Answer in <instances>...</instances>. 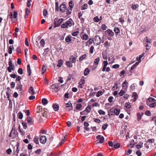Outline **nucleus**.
<instances>
[{"label": "nucleus", "instance_id": "26", "mask_svg": "<svg viewBox=\"0 0 156 156\" xmlns=\"http://www.w3.org/2000/svg\"><path fill=\"white\" fill-rule=\"evenodd\" d=\"M88 5L87 3H85L83 6H81V10H84L87 8Z\"/></svg>", "mask_w": 156, "mask_h": 156}, {"label": "nucleus", "instance_id": "6", "mask_svg": "<svg viewBox=\"0 0 156 156\" xmlns=\"http://www.w3.org/2000/svg\"><path fill=\"white\" fill-rule=\"evenodd\" d=\"M59 84H58L56 83L53 84L51 86V88L52 89H54V88L56 89L57 91H59L60 90V86L59 85Z\"/></svg>", "mask_w": 156, "mask_h": 156}, {"label": "nucleus", "instance_id": "52", "mask_svg": "<svg viewBox=\"0 0 156 156\" xmlns=\"http://www.w3.org/2000/svg\"><path fill=\"white\" fill-rule=\"evenodd\" d=\"M26 14L28 16L30 13V10L28 8H26L25 11Z\"/></svg>", "mask_w": 156, "mask_h": 156}, {"label": "nucleus", "instance_id": "46", "mask_svg": "<svg viewBox=\"0 0 156 156\" xmlns=\"http://www.w3.org/2000/svg\"><path fill=\"white\" fill-rule=\"evenodd\" d=\"M48 14V11L46 9H44L43 11V15L44 16H45Z\"/></svg>", "mask_w": 156, "mask_h": 156}, {"label": "nucleus", "instance_id": "43", "mask_svg": "<svg viewBox=\"0 0 156 156\" xmlns=\"http://www.w3.org/2000/svg\"><path fill=\"white\" fill-rule=\"evenodd\" d=\"M99 140V142H98L99 143H100V144H101V143H103L104 141V137L103 136H102V138H100Z\"/></svg>", "mask_w": 156, "mask_h": 156}, {"label": "nucleus", "instance_id": "3", "mask_svg": "<svg viewBox=\"0 0 156 156\" xmlns=\"http://www.w3.org/2000/svg\"><path fill=\"white\" fill-rule=\"evenodd\" d=\"M66 107L65 108L66 110L68 111L73 110V106L72 103H71L70 101H69L68 103H66Z\"/></svg>", "mask_w": 156, "mask_h": 156}, {"label": "nucleus", "instance_id": "17", "mask_svg": "<svg viewBox=\"0 0 156 156\" xmlns=\"http://www.w3.org/2000/svg\"><path fill=\"white\" fill-rule=\"evenodd\" d=\"M90 72V69L88 68H86L84 70V75L86 76L88 75Z\"/></svg>", "mask_w": 156, "mask_h": 156}, {"label": "nucleus", "instance_id": "40", "mask_svg": "<svg viewBox=\"0 0 156 156\" xmlns=\"http://www.w3.org/2000/svg\"><path fill=\"white\" fill-rule=\"evenodd\" d=\"M98 112L99 114L101 115H104L105 114V112L101 109H100L98 111Z\"/></svg>", "mask_w": 156, "mask_h": 156}, {"label": "nucleus", "instance_id": "60", "mask_svg": "<svg viewBox=\"0 0 156 156\" xmlns=\"http://www.w3.org/2000/svg\"><path fill=\"white\" fill-rule=\"evenodd\" d=\"M12 151L11 149L10 148H9L6 150V152L7 154H10Z\"/></svg>", "mask_w": 156, "mask_h": 156}, {"label": "nucleus", "instance_id": "53", "mask_svg": "<svg viewBox=\"0 0 156 156\" xmlns=\"http://www.w3.org/2000/svg\"><path fill=\"white\" fill-rule=\"evenodd\" d=\"M69 5L70 8L72 9L73 7V4L72 1H71L69 2Z\"/></svg>", "mask_w": 156, "mask_h": 156}, {"label": "nucleus", "instance_id": "37", "mask_svg": "<svg viewBox=\"0 0 156 156\" xmlns=\"http://www.w3.org/2000/svg\"><path fill=\"white\" fill-rule=\"evenodd\" d=\"M144 39L147 43H151V40L150 39H148L147 37H146L144 38Z\"/></svg>", "mask_w": 156, "mask_h": 156}, {"label": "nucleus", "instance_id": "41", "mask_svg": "<svg viewBox=\"0 0 156 156\" xmlns=\"http://www.w3.org/2000/svg\"><path fill=\"white\" fill-rule=\"evenodd\" d=\"M18 73L21 75L23 74V69L21 68H19L18 70Z\"/></svg>", "mask_w": 156, "mask_h": 156}, {"label": "nucleus", "instance_id": "42", "mask_svg": "<svg viewBox=\"0 0 156 156\" xmlns=\"http://www.w3.org/2000/svg\"><path fill=\"white\" fill-rule=\"evenodd\" d=\"M79 32L78 31L74 32L72 33V35L73 36H76L79 34Z\"/></svg>", "mask_w": 156, "mask_h": 156}, {"label": "nucleus", "instance_id": "12", "mask_svg": "<svg viewBox=\"0 0 156 156\" xmlns=\"http://www.w3.org/2000/svg\"><path fill=\"white\" fill-rule=\"evenodd\" d=\"M114 30L115 32L116 36H117L118 34L120 33V31L118 27H115L114 28Z\"/></svg>", "mask_w": 156, "mask_h": 156}, {"label": "nucleus", "instance_id": "48", "mask_svg": "<svg viewBox=\"0 0 156 156\" xmlns=\"http://www.w3.org/2000/svg\"><path fill=\"white\" fill-rule=\"evenodd\" d=\"M145 114L147 116H150L151 115V112L148 110L146 111L145 112Z\"/></svg>", "mask_w": 156, "mask_h": 156}, {"label": "nucleus", "instance_id": "45", "mask_svg": "<svg viewBox=\"0 0 156 156\" xmlns=\"http://www.w3.org/2000/svg\"><path fill=\"white\" fill-rule=\"evenodd\" d=\"M125 93V92L124 90H121L119 93V96H122Z\"/></svg>", "mask_w": 156, "mask_h": 156}, {"label": "nucleus", "instance_id": "56", "mask_svg": "<svg viewBox=\"0 0 156 156\" xmlns=\"http://www.w3.org/2000/svg\"><path fill=\"white\" fill-rule=\"evenodd\" d=\"M136 154L138 156H141L142 154V153L139 150L136 152Z\"/></svg>", "mask_w": 156, "mask_h": 156}, {"label": "nucleus", "instance_id": "22", "mask_svg": "<svg viewBox=\"0 0 156 156\" xmlns=\"http://www.w3.org/2000/svg\"><path fill=\"white\" fill-rule=\"evenodd\" d=\"M16 89L17 90L19 89V91L20 92L21 94H22L23 92V90L21 88V87L20 86L19 84H17V86L16 87Z\"/></svg>", "mask_w": 156, "mask_h": 156}, {"label": "nucleus", "instance_id": "62", "mask_svg": "<svg viewBox=\"0 0 156 156\" xmlns=\"http://www.w3.org/2000/svg\"><path fill=\"white\" fill-rule=\"evenodd\" d=\"M31 0H28L27 2V5L28 7H30L31 5L30 2Z\"/></svg>", "mask_w": 156, "mask_h": 156}, {"label": "nucleus", "instance_id": "54", "mask_svg": "<svg viewBox=\"0 0 156 156\" xmlns=\"http://www.w3.org/2000/svg\"><path fill=\"white\" fill-rule=\"evenodd\" d=\"M114 99V98L112 96L108 98V101L110 103H111L113 100Z\"/></svg>", "mask_w": 156, "mask_h": 156}, {"label": "nucleus", "instance_id": "14", "mask_svg": "<svg viewBox=\"0 0 156 156\" xmlns=\"http://www.w3.org/2000/svg\"><path fill=\"white\" fill-rule=\"evenodd\" d=\"M59 106L56 104H54L53 105V108L55 111H57L59 109Z\"/></svg>", "mask_w": 156, "mask_h": 156}, {"label": "nucleus", "instance_id": "21", "mask_svg": "<svg viewBox=\"0 0 156 156\" xmlns=\"http://www.w3.org/2000/svg\"><path fill=\"white\" fill-rule=\"evenodd\" d=\"M91 109V106L90 105H88L86 108L85 111H86L87 112L89 113L90 112Z\"/></svg>", "mask_w": 156, "mask_h": 156}, {"label": "nucleus", "instance_id": "16", "mask_svg": "<svg viewBox=\"0 0 156 156\" xmlns=\"http://www.w3.org/2000/svg\"><path fill=\"white\" fill-rule=\"evenodd\" d=\"M27 70L29 76H30L31 75V70L29 64L27 66Z\"/></svg>", "mask_w": 156, "mask_h": 156}, {"label": "nucleus", "instance_id": "38", "mask_svg": "<svg viewBox=\"0 0 156 156\" xmlns=\"http://www.w3.org/2000/svg\"><path fill=\"white\" fill-rule=\"evenodd\" d=\"M85 80H83V81L82 82V83H80V85H79V87L81 88H82L84 86V85L85 84Z\"/></svg>", "mask_w": 156, "mask_h": 156}, {"label": "nucleus", "instance_id": "49", "mask_svg": "<svg viewBox=\"0 0 156 156\" xmlns=\"http://www.w3.org/2000/svg\"><path fill=\"white\" fill-rule=\"evenodd\" d=\"M149 106L151 108H154L155 106H156V102L151 104Z\"/></svg>", "mask_w": 156, "mask_h": 156}, {"label": "nucleus", "instance_id": "20", "mask_svg": "<svg viewBox=\"0 0 156 156\" xmlns=\"http://www.w3.org/2000/svg\"><path fill=\"white\" fill-rule=\"evenodd\" d=\"M71 57H73L72 58H69L70 61L72 63H75L76 62V58L73 57V55L71 56Z\"/></svg>", "mask_w": 156, "mask_h": 156}, {"label": "nucleus", "instance_id": "64", "mask_svg": "<svg viewBox=\"0 0 156 156\" xmlns=\"http://www.w3.org/2000/svg\"><path fill=\"white\" fill-rule=\"evenodd\" d=\"M95 93L94 92H90V94L89 95V98H91V97L93 96L95 94Z\"/></svg>", "mask_w": 156, "mask_h": 156}, {"label": "nucleus", "instance_id": "36", "mask_svg": "<svg viewBox=\"0 0 156 156\" xmlns=\"http://www.w3.org/2000/svg\"><path fill=\"white\" fill-rule=\"evenodd\" d=\"M138 7V5L137 4V5H131V8L133 10H135Z\"/></svg>", "mask_w": 156, "mask_h": 156}, {"label": "nucleus", "instance_id": "59", "mask_svg": "<svg viewBox=\"0 0 156 156\" xmlns=\"http://www.w3.org/2000/svg\"><path fill=\"white\" fill-rule=\"evenodd\" d=\"M72 9L71 8L69 9H68L66 11V14L67 15H69L71 13Z\"/></svg>", "mask_w": 156, "mask_h": 156}, {"label": "nucleus", "instance_id": "29", "mask_svg": "<svg viewBox=\"0 0 156 156\" xmlns=\"http://www.w3.org/2000/svg\"><path fill=\"white\" fill-rule=\"evenodd\" d=\"M46 69V68L45 66L43 65L42 67L41 71H42V74H43L45 72Z\"/></svg>", "mask_w": 156, "mask_h": 156}, {"label": "nucleus", "instance_id": "28", "mask_svg": "<svg viewBox=\"0 0 156 156\" xmlns=\"http://www.w3.org/2000/svg\"><path fill=\"white\" fill-rule=\"evenodd\" d=\"M18 118L20 119H21L23 118V115L22 112H20L17 114Z\"/></svg>", "mask_w": 156, "mask_h": 156}, {"label": "nucleus", "instance_id": "30", "mask_svg": "<svg viewBox=\"0 0 156 156\" xmlns=\"http://www.w3.org/2000/svg\"><path fill=\"white\" fill-rule=\"evenodd\" d=\"M99 61V57H98L95 59L94 61V64H95L96 65H98V62Z\"/></svg>", "mask_w": 156, "mask_h": 156}, {"label": "nucleus", "instance_id": "51", "mask_svg": "<svg viewBox=\"0 0 156 156\" xmlns=\"http://www.w3.org/2000/svg\"><path fill=\"white\" fill-rule=\"evenodd\" d=\"M120 147V144L119 143L115 144L114 145V147L115 149H117Z\"/></svg>", "mask_w": 156, "mask_h": 156}, {"label": "nucleus", "instance_id": "24", "mask_svg": "<svg viewBox=\"0 0 156 156\" xmlns=\"http://www.w3.org/2000/svg\"><path fill=\"white\" fill-rule=\"evenodd\" d=\"M87 57V55L86 54H84L83 55H82L79 58V60L80 61H82L84 59L86 58Z\"/></svg>", "mask_w": 156, "mask_h": 156}, {"label": "nucleus", "instance_id": "18", "mask_svg": "<svg viewBox=\"0 0 156 156\" xmlns=\"http://www.w3.org/2000/svg\"><path fill=\"white\" fill-rule=\"evenodd\" d=\"M71 62L70 61H66V65L67 67L69 68H71L73 66V65L71 64Z\"/></svg>", "mask_w": 156, "mask_h": 156}, {"label": "nucleus", "instance_id": "61", "mask_svg": "<svg viewBox=\"0 0 156 156\" xmlns=\"http://www.w3.org/2000/svg\"><path fill=\"white\" fill-rule=\"evenodd\" d=\"M23 111L26 113L27 115H30V111L29 110H24Z\"/></svg>", "mask_w": 156, "mask_h": 156}, {"label": "nucleus", "instance_id": "8", "mask_svg": "<svg viewBox=\"0 0 156 156\" xmlns=\"http://www.w3.org/2000/svg\"><path fill=\"white\" fill-rule=\"evenodd\" d=\"M69 20H67L66 22L68 28V27H71L73 23V24H74V22L71 18L69 19Z\"/></svg>", "mask_w": 156, "mask_h": 156}, {"label": "nucleus", "instance_id": "13", "mask_svg": "<svg viewBox=\"0 0 156 156\" xmlns=\"http://www.w3.org/2000/svg\"><path fill=\"white\" fill-rule=\"evenodd\" d=\"M71 37V36L70 35H69L66 37L65 39L66 42L68 43L72 41Z\"/></svg>", "mask_w": 156, "mask_h": 156}, {"label": "nucleus", "instance_id": "7", "mask_svg": "<svg viewBox=\"0 0 156 156\" xmlns=\"http://www.w3.org/2000/svg\"><path fill=\"white\" fill-rule=\"evenodd\" d=\"M47 139L45 136H42L40 138V141L41 143L44 144L45 143Z\"/></svg>", "mask_w": 156, "mask_h": 156}, {"label": "nucleus", "instance_id": "33", "mask_svg": "<svg viewBox=\"0 0 156 156\" xmlns=\"http://www.w3.org/2000/svg\"><path fill=\"white\" fill-rule=\"evenodd\" d=\"M137 120L139 121L141 119L142 115L140 113H138L137 114Z\"/></svg>", "mask_w": 156, "mask_h": 156}, {"label": "nucleus", "instance_id": "31", "mask_svg": "<svg viewBox=\"0 0 156 156\" xmlns=\"http://www.w3.org/2000/svg\"><path fill=\"white\" fill-rule=\"evenodd\" d=\"M88 36L87 34H84L83 35L82 38L84 40H87Z\"/></svg>", "mask_w": 156, "mask_h": 156}, {"label": "nucleus", "instance_id": "55", "mask_svg": "<svg viewBox=\"0 0 156 156\" xmlns=\"http://www.w3.org/2000/svg\"><path fill=\"white\" fill-rule=\"evenodd\" d=\"M16 81H20V80L22 79V78L21 76H17L16 77Z\"/></svg>", "mask_w": 156, "mask_h": 156}, {"label": "nucleus", "instance_id": "25", "mask_svg": "<svg viewBox=\"0 0 156 156\" xmlns=\"http://www.w3.org/2000/svg\"><path fill=\"white\" fill-rule=\"evenodd\" d=\"M14 48L13 46V45L10 46L9 48L8 52L9 53L11 54L12 53V49Z\"/></svg>", "mask_w": 156, "mask_h": 156}, {"label": "nucleus", "instance_id": "15", "mask_svg": "<svg viewBox=\"0 0 156 156\" xmlns=\"http://www.w3.org/2000/svg\"><path fill=\"white\" fill-rule=\"evenodd\" d=\"M48 101L45 98H43L42 100V103L43 105H45L48 103Z\"/></svg>", "mask_w": 156, "mask_h": 156}, {"label": "nucleus", "instance_id": "32", "mask_svg": "<svg viewBox=\"0 0 156 156\" xmlns=\"http://www.w3.org/2000/svg\"><path fill=\"white\" fill-rule=\"evenodd\" d=\"M140 144H137L136 146V147L137 149H139L143 147V142H140Z\"/></svg>", "mask_w": 156, "mask_h": 156}, {"label": "nucleus", "instance_id": "23", "mask_svg": "<svg viewBox=\"0 0 156 156\" xmlns=\"http://www.w3.org/2000/svg\"><path fill=\"white\" fill-rule=\"evenodd\" d=\"M120 110L119 109L115 108L114 110L115 114L116 115H118L119 114Z\"/></svg>", "mask_w": 156, "mask_h": 156}, {"label": "nucleus", "instance_id": "9", "mask_svg": "<svg viewBox=\"0 0 156 156\" xmlns=\"http://www.w3.org/2000/svg\"><path fill=\"white\" fill-rule=\"evenodd\" d=\"M27 120L29 125L33 124L34 122V120L30 117H27Z\"/></svg>", "mask_w": 156, "mask_h": 156}, {"label": "nucleus", "instance_id": "2", "mask_svg": "<svg viewBox=\"0 0 156 156\" xmlns=\"http://www.w3.org/2000/svg\"><path fill=\"white\" fill-rule=\"evenodd\" d=\"M94 43L96 45H99L101 42V38L98 35H96L94 38Z\"/></svg>", "mask_w": 156, "mask_h": 156}, {"label": "nucleus", "instance_id": "39", "mask_svg": "<svg viewBox=\"0 0 156 156\" xmlns=\"http://www.w3.org/2000/svg\"><path fill=\"white\" fill-rule=\"evenodd\" d=\"M102 92L101 91H99L96 94V96L97 97H98L100 95H102L103 94Z\"/></svg>", "mask_w": 156, "mask_h": 156}, {"label": "nucleus", "instance_id": "63", "mask_svg": "<svg viewBox=\"0 0 156 156\" xmlns=\"http://www.w3.org/2000/svg\"><path fill=\"white\" fill-rule=\"evenodd\" d=\"M16 51L18 54H19L21 53V50L20 48L19 47H18L16 50Z\"/></svg>", "mask_w": 156, "mask_h": 156}, {"label": "nucleus", "instance_id": "58", "mask_svg": "<svg viewBox=\"0 0 156 156\" xmlns=\"http://www.w3.org/2000/svg\"><path fill=\"white\" fill-rule=\"evenodd\" d=\"M94 120L95 122L97 123H99L101 122L100 120L97 118L94 119Z\"/></svg>", "mask_w": 156, "mask_h": 156}, {"label": "nucleus", "instance_id": "35", "mask_svg": "<svg viewBox=\"0 0 156 156\" xmlns=\"http://www.w3.org/2000/svg\"><path fill=\"white\" fill-rule=\"evenodd\" d=\"M130 104V103L129 102L126 103L125 104V106L127 108H129L131 107Z\"/></svg>", "mask_w": 156, "mask_h": 156}, {"label": "nucleus", "instance_id": "57", "mask_svg": "<svg viewBox=\"0 0 156 156\" xmlns=\"http://www.w3.org/2000/svg\"><path fill=\"white\" fill-rule=\"evenodd\" d=\"M22 124L23 125V126L24 127V128L26 129V128H27V123L25 122H23L22 123Z\"/></svg>", "mask_w": 156, "mask_h": 156}, {"label": "nucleus", "instance_id": "27", "mask_svg": "<svg viewBox=\"0 0 156 156\" xmlns=\"http://www.w3.org/2000/svg\"><path fill=\"white\" fill-rule=\"evenodd\" d=\"M62 65V60H59L58 61V63L57 66L58 67H61Z\"/></svg>", "mask_w": 156, "mask_h": 156}, {"label": "nucleus", "instance_id": "47", "mask_svg": "<svg viewBox=\"0 0 156 156\" xmlns=\"http://www.w3.org/2000/svg\"><path fill=\"white\" fill-rule=\"evenodd\" d=\"M58 2H56L55 3V10L56 11H58Z\"/></svg>", "mask_w": 156, "mask_h": 156}, {"label": "nucleus", "instance_id": "4", "mask_svg": "<svg viewBox=\"0 0 156 156\" xmlns=\"http://www.w3.org/2000/svg\"><path fill=\"white\" fill-rule=\"evenodd\" d=\"M106 35H108L109 36L111 37L114 36V34L113 32L110 29H108L105 32Z\"/></svg>", "mask_w": 156, "mask_h": 156}, {"label": "nucleus", "instance_id": "34", "mask_svg": "<svg viewBox=\"0 0 156 156\" xmlns=\"http://www.w3.org/2000/svg\"><path fill=\"white\" fill-rule=\"evenodd\" d=\"M82 107V105L81 104H78L76 105V108L77 110H80Z\"/></svg>", "mask_w": 156, "mask_h": 156}, {"label": "nucleus", "instance_id": "5", "mask_svg": "<svg viewBox=\"0 0 156 156\" xmlns=\"http://www.w3.org/2000/svg\"><path fill=\"white\" fill-rule=\"evenodd\" d=\"M59 9L60 11L62 12H65L66 10L67 9L66 5L63 3H62L60 5Z\"/></svg>", "mask_w": 156, "mask_h": 156}, {"label": "nucleus", "instance_id": "10", "mask_svg": "<svg viewBox=\"0 0 156 156\" xmlns=\"http://www.w3.org/2000/svg\"><path fill=\"white\" fill-rule=\"evenodd\" d=\"M9 67H11L12 68V70H14L15 69V67L14 64H12V61L9 58Z\"/></svg>", "mask_w": 156, "mask_h": 156}, {"label": "nucleus", "instance_id": "44", "mask_svg": "<svg viewBox=\"0 0 156 156\" xmlns=\"http://www.w3.org/2000/svg\"><path fill=\"white\" fill-rule=\"evenodd\" d=\"M93 20L94 21L98 22L100 20V19L98 16H96L94 18Z\"/></svg>", "mask_w": 156, "mask_h": 156}, {"label": "nucleus", "instance_id": "19", "mask_svg": "<svg viewBox=\"0 0 156 156\" xmlns=\"http://www.w3.org/2000/svg\"><path fill=\"white\" fill-rule=\"evenodd\" d=\"M34 141L36 144H39L38 138L37 136H35L33 140Z\"/></svg>", "mask_w": 156, "mask_h": 156}, {"label": "nucleus", "instance_id": "50", "mask_svg": "<svg viewBox=\"0 0 156 156\" xmlns=\"http://www.w3.org/2000/svg\"><path fill=\"white\" fill-rule=\"evenodd\" d=\"M40 43L41 46L44 47V39L41 40Z\"/></svg>", "mask_w": 156, "mask_h": 156}, {"label": "nucleus", "instance_id": "11", "mask_svg": "<svg viewBox=\"0 0 156 156\" xmlns=\"http://www.w3.org/2000/svg\"><path fill=\"white\" fill-rule=\"evenodd\" d=\"M28 92L32 95H34L35 94L34 88L32 86H30L28 90Z\"/></svg>", "mask_w": 156, "mask_h": 156}, {"label": "nucleus", "instance_id": "1", "mask_svg": "<svg viewBox=\"0 0 156 156\" xmlns=\"http://www.w3.org/2000/svg\"><path fill=\"white\" fill-rule=\"evenodd\" d=\"M64 19L62 18L58 19V18H55L54 20V24L55 26H54V28L59 27L60 24L63 22Z\"/></svg>", "mask_w": 156, "mask_h": 156}]
</instances>
